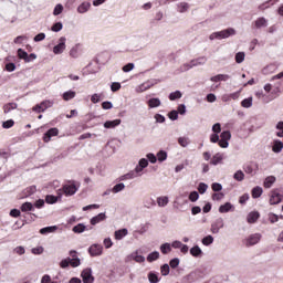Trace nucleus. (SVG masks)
I'll list each match as a JSON object with an SVG mask.
<instances>
[{"mask_svg":"<svg viewBox=\"0 0 283 283\" xmlns=\"http://www.w3.org/2000/svg\"><path fill=\"white\" fill-rule=\"evenodd\" d=\"M235 35V29L229 28L219 32H214L210 34V41H213V39H229V36Z\"/></svg>","mask_w":283,"mask_h":283,"instance_id":"f257e3e1","label":"nucleus"},{"mask_svg":"<svg viewBox=\"0 0 283 283\" xmlns=\"http://www.w3.org/2000/svg\"><path fill=\"white\" fill-rule=\"evenodd\" d=\"M78 187H81V185H76L75 181H72L71 184L64 185L60 191H62L64 196H74V193L78 191Z\"/></svg>","mask_w":283,"mask_h":283,"instance_id":"f03ea898","label":"nucleus"},{"mask_svg":"<svg viewBox=\"0 0 283 283\" xmlns=\"http://www.w3.org/2000/svg\"><path fill=\"white\" fill-rule=\"evenodd\" d=\"M269 198H270V199H269V203H270L271 206H273V205H280V202H282V200H283V195L280 193V189L274 188V189H272V190L270 191Z\"/></svg>","mask_w":283,"mask_h":283,"instance_id":"7ed1b4c3","label":"nucleus"},{"mask_svg":"<svg viewBox=\"0 0 283 283\" xmlns=\"http://www.w3.org/2000/svg\"><path fill=\"white\" fill-rule=\"evenodd\" d=\"M262 240V234L261 233H254L250 234L244 241L243 244L245 247H255Z\"/></svg>","mask_w":283,"mask_h":283,"instance_id":"20e7f679","label":"nucleus"},{"mask_svg":"<svg viewBox=\"0 0 283 283\" xmlns=\"http://www.w3.org/2000/svg\"><path fill=\"white\" fill-rule=\"evenodd\" d=\"M219 147L227 149L229 147V140H231V132L223 130L220 135Z\"/></svg>","mask_w":283,"mask_h":283,"instance_id":"39448f33","label":"nucleus"},{"mask_svg":"<svg viewBox=\"0 0 283 283\" xmlns=\"http://www.w3.org/2000/svg\"><path fill=\"white\" fill-rule=\"evenodd\" d=\"M259 169L260 165H258V163L255 161H250L243 167V171H245V174H249L250 176H255Z\"/></svg>","mask_w":283,"mask_h":283,"instance_id":"423d86ee","label":"nucleus"},{"mask_svg":"<svg viewBox=\"0 0 283 283\" xmlns=\"http://www.w3.org/2000/svg\"><path fill=\"white\" fill-rule=\"evenodd\" d=\"M81 277L83 283H94V275H92V269L86 268L82 271Z\"/></svg>","mask_w":283,"mask_h":283,"instance_id":"0eeeda50","label":"nucleus"},{"mask_svg":"<svg viewBox=\"0 0 283 283\" xmlns=\"http://www.w3.org/2000/svg\"><path fill=\"white\" fill-rule=\"evenodd\" d=\"M53 136H59V128H50L44 135H43V143H50L52 140Z\"/></svg>","mask_w":283,"mask_h":283,"instance_id":"6e6552de","label":"nucleus"},{"mask_svg":"<svg viewBox=\"0 0 283 283\" xmlns=\"http://www.w3.org/2000/svg\"><path fill=\"white\" fill-rule=\"evenodd\" d=\"M49 107H52V103L50 101H44L41 104L35 105L33 112L41 114V112H45Z\"/></svg>","mask_w":283,"mask_h":283,"instance_id":"1a4fd4ad","label":"nucleus"},{"mask_svg":"<svg viewBox=\"0 0 283 283\" xmlns=\"http://www.w3.org/2000/svg\"><path fill=\"white\" fill-rule=\"evenodd\" d=\"M88 253L93 258L96 256V255H101L103 253V245H101V244L91 245L90 249H88Z\"/></svg>","mask_w":283,"mask_h":283,"instance_id":"9d476101","label":"nucleus"},{"mask_svg":"<svg viewBox=\"0 0 283 283\" xmlns=\"http://www.w3.org/2000/svg\"><path fill=\"white\" fill-rule=\"evenodd\" d=\"M65 41L66 39L64 36L60 38V43L53 48L55 54H63L65 51Z\"/></svg>","mask_w":283,"mask_h":283,"instance_id":"9b49d317","label":"nucleus"},{"mask_svg":"<svg viewBox=\"0 0 283 283\" xmlns=\"http://www.w3.org/2000/svg\"><path fill=\"white\" fill-rule=\"evenodd\" d=\"M222 160H224V154L222 153H217L212 156L210 159V165H222Z\"/></svg>","mask_w":283,"mask_h":283,"instance_id":"f8f14e48","label":"nucleus"},{"mask_svg":"<svg viewBox=\"0 0 283 283\" xmlns=\"http://www.w3.org/2000/svg\"><path fill=\"white\" fill-rule=\"evenodd\" d=\"M258 220H260V212H258V211H252L247 217V222L249 224H255V222H258Z\"/></svg>","mask_w":283,"mask_h":283,"instance_id":"ddd939ff","label":"nucleus"},{"mask_svg":"<svg viewBox=\"0 0 283 283\" xmlns=\"http://www.w3.org/2000/svg\"><path fill=\"white\" fill-rule=\"evenodd\" d=\"M36 193V186H29L22 191V198H30Z\"/></svg>","mask_w":283,"mask_h":283,"instance_id":"4468645a","label":"nucleus"},{"mask_svg":"<svg viewBox=\"0 0 283 283\" xmlns=\"http://www.w3.org/2000/svg\"><path fill=\"white\" fill-rule=\"evenodd\" d=\"M275 176H269L264 179L263 181V187L264 189H271V187H273V185H275Z\"/></svg>","mask_w":283,"mask_h":283,"instance_id":"2eb2a0df","label":"nucleus"},{"mask_svg":"<svg viewBox=\"0 0 283 283\" xmlns=\"http://www.w3.org/2000/svg\"><path fill=\"white\" fill-rule=\"evenodd\" d=\"M122 120L120 119H114V120H106L104 123L105 129H114V127H118L120 125Z\"/></svg>","mask_w":283,"mask_h":283,"instance_id":"dca6fc26","label":"nucleus"},{"mask_svg":"<svg viewBox=\"0 0 283 283\" xmlns=\"http://www.w3.org/2000/svg\"><path fill=\"white\" fill-rule=\"evenodd\" d=\"M231 210H233V205H231V202H226L219 207V213H229Z\"/></svg>","mask_w":283,"mask_h":283,"instance_id":"f3484780","label":"nucleus"},{"mask_svg":"<svg viewBox=\"0 0 283 283\" xmlns=\"http://www.w3.org/2000/svg\"><path fill=\"white\" fill-rule=\"evenodd\" d=\"M105 218H106L105 213H99L91 219V224L94 227L98 224V222H103Z\"/></svg>","mask_w":283,"mask_h":283,"instance_id":"a211bd4d","label":"nucleus"},{"mask_svg":"<svg viewBox=\"0 0 283 283\" xmlns=\"http://www.w3.org/2000/svg\"><path fill=\"white\" fill-rule=\"evenodd\" d=\"M149 165V161L145 158L139 160V165L136 167L135 171L136 174H140Z\"/></svg>","mask_w":283,"mask_h":283,"instance_id":"6ab92c4d","label":"nucleus"},{"mask_svg":"<svg viewBox=\"0 0 283 283\" xmlns=\"http://www.w3.org/2000/svg\"><path fill=\"white\" fill-rule=\"evenodd\" d=\"M90 8H92V3L83 2L82 4L78 6L77 12H80V14H85V12L90 10Z\"/></svg>","mask_w":283,"mask_h":283,"instance_id":"aec40b11","label":"nucleus"},{"mask_svg":"<svg viewBox=\"0 0 283 283\" xmlns=\"http://www.w3.org/2000/svg\"><path fill=\"white\" fill-rule=\"evenodd\" d=\"M282 149H283V143L280 140H274V144L272 146V151H274V154H280Z\"/></svg>","mask_w":283,"mask_h":283,"instance_id":"412c9836","label":"nucleus"},{"mask_svg":"<svg viewBox=\"0 0 283 283\" xmlns=\"http://www.w3.org/2000/svg\"><path fill=\"white\" fill-rule=\"evenodd\" d=\"M128 231L127 229H120L115 231V240H123L125 238V235H127Z\"/></svg>","mask_w":283,"mask_h":283,"instance_id":"4be33fe9","label":"nucleus"},{"mask_svg":"<svg viewBox=\"0 0 283 283\" xmlns=\"http://www.w3.org/2000/svg\"><path fill=\"white\" fill-rule=\"evenodd\" d=\"M17 107H18L17 103H8V104H4V105H3V113H4V114H10V112H11L12 109H17Z\"/></svg>","mask_w":283,"mask_h":283,"instance_id":"5701e85b","label":"nucleus"},{"mask_svg":"<svg viewBox=\"0 0 283 283\" xmlns=\"http://www.w3.org/2000/svg\"><path fill=\"white\" fill-rule=\"evenodd\" d=\"M190 255H192L193 258H200V255H202V250L200 249V247L195 245L190 249Z\"/></svg>","mask_w":283,"mask_h":283,"instance_id":"b1692460","label":"nucleus"},{"mask_svg":"<svg viewBox=\"0 0 283 283\" xmlns=\"http://www.w3.org/2000/svg\"><path fill=\"white\" fill-rule=\"evenodd\" d=\"M21 211L23 213L28 212V211H34V206L32 205V202H24L21 206Z\"/></svg>","mask_w":283,"mask_h":283,"instance_id":"393cba45","label":"nucleus"},{"mask_svg":"<svg viewBox=\"0 0 283 283\" xmlns=\"http://www.w3.org/2000/svg\"><path fill=\"white\" fill-rule=\"evenodd\" d=\"M148 282L158 283V282H160V277H158V274L156 272H149L148 273Z\"/></svg>","mask_w":283,"mask_h":283,"instance_id":"a878e982","label":"nucleus"},{"mask_svg":"<svg viewBox=\"0 0 283 283\" xmlns=\"http://www.w3.org/2000/svg\"><path fill=\"white\" fill-rule=\"evenodd\" d=\"M264 190H262V187L256 186L252 189V198H260Z\"/></svg>","mask_w":283,"mask_h":283,"instance_id":"bb28decb","label":"nucleus"},{"mask_svg":"<svg viewBox=\"0 0 283 283\" xmlns=\"http://www.w3.org/2000/svg\"><path fill=\"white\" fill-rule=\"evenodd\" d=\"M254 25L256 29L266 28V19L265 18L256 19V21H254Z\"/></svg>","mask_w":283,"mask_h":283,"instance_id":"cd10ccee","label":"nucleus"},{"mask_svg":"<svg viewBox=\"0 0 283 283\" xmlns=\"http://www.w3.org/2000/svg\"><path fill=\"white\" fill-rule=\"evenodd\" d=\"M148 107H160V98L153 97L148 101Z\"/></svg>","mask_w":283,"mask_h":283,"instance_id":"c85d7f7f","label":"nucleus"},{"mask_svg":"<svg viewBox=\"0 0 283 283\" xmlns=\"http://www.w3.org/2000/svg\"><path fill=\"white\" fill-rule=\"evenodd\" d=\"M157 205H158V207H167V205H169V198L168 197H158Z\"/></svg>","mask_w":283,"mask_h":283,"instance_id":"c756f323","label":"nucleus"},{"mask_svg":"<svg viewBox=\"0 0 283 283\" xmlns=\"http://www.w3.org/2000/svg\"><path fill=\"white\" fill-rule=\"evenodd\" d=\"M45 202L48 205H55V202H59V197L54 196V195H48L45 197Z\"/></svg>","mask_w":283,"mask_h":283,"instance_id":"7c9ffc66","label":"nucleus"},{"mask_svg":"<svg viewBox=\"0 0 283 283\" xmlns=\"http://www.w3.org/2000/svg\"><path fill=\"white\" fill-rule=\"evenodd\" d=\"M76 92L69 91L63 94V101H72V98H75Z\"/></svg>","mask_w":283,"mask_h":283,"instance_id":"2f4dec72","label":"nucleus"},{"mask_svg":"<svg viewBox=\"0 0 283 283\" xmlns=\"http://www.w3.org/2000/svg\"><path fill=\"white\" fill-rule=\"evenodd\" d=\"M160 258V253L158 251H155L147 256V262H156Z\"/></svg>","mask_w":283,"mask_h":283,"instance_id":"473e14b6","label":"nucleus"},{"mask_svg":"<svg viewBox=\"0 0 283 283\" xmlns=\"http://www.w3.org/2000/svg\"><path fill=\"white\" fill-rule=\"evenodd\" d=\"M160 251L164 255H167V253H171V244L169 243L161 244Z\"/></svg>","mask_w":283,"mask_h":283,"instance_id":"72a5a7b5","label":"nucleus"},{"mask_svg":"<svg viewBox=\"0 0 283 283\" xmlns=\"http://www.w3.org/2000/svg\"><path fill=\"white\" fill-rule=\"evenodd\" d=\"M18 57L22 61H24V63H27L28 61V52H25L23 49H18Z\"/></svg>","mask_w":283,"mask_h":283,"instance_id":"f704fd0d","label":"nucleus"},{"mask_svg":"<svg viewBox=\"0 0 283 283\" xmlns=\"http://www.w3.org/2000/svg\"><path fill=\"white\" fill-rule=\"evenodd\" d=\"M178 98H182V93L180 91H176L169 94V101H178Z\"/></svg>","mask_w":283,"mask_h":283,"instance_id":"c9c22d12","label":"nucleus"},{"mask_svg":"<svg viewBox=\"0 0 283 283\" xmlns=\"http://www.w3.org/2000/svg\"><path fill=\"white\" fill-rule=\"evenodd\" d=\"M54 231H56V226L42 228V229L40 230V233H41L42 235H45V233H54Z\"/></svg>","mask_w":283,"mask_h":283,"instance_id":"e433bc0d","label":"nucleus"},{"mask_svg":"<svg viewBox=\"0 0 283 283\" xmlns=\"http://www.w3.org/2000/svg\"><path fill=\"white\" fill-rule=\"evenodd\" d=\"M198 65V60H192L189 64L182 65V71L187 72L188 70H191V67H196Z\"/></svg>","mask_w":283,"mask_h":283,"instance_id":"4c0bfd02","label":"nucleus"},{"mask_svg":"<svg viewBox=\"0 0 283 283\" xmlns=\"http://www.w3.org/2000/svg\"><path fill=\"white\" fill-rule=\"evenodd\" d=\"M132 258L135 262H138L139 264H142V262H145V256L138 254V252L133 253Z\"/></svg>","mask_w":283,"mask_h":283,"instance_id":"58836bf2","label":"nucleus"},{"mask_svg":"<svg viewBox=\"0 0 283 283\" xmlns=\"http://www.w3.org/2000/svg\"><path fill=\"white\" fill-rule=\"evenodd\" d=\"M189 10V3L181 2L178 4V12H187Z\"/></svg>","mask_w":283,"mask_h":283,"instance_id":"ea45409f","label":"nucleus"},{"mask_svg":"<svg viewBox=\"0 0 283 283\" xmlns=\"http://www.w3.org/2000/svg\"><path fill=\"white\" fill-rule=\"evenodd\" d=\"M86 227L83 223H78L73 228L74 233H83L85 231Z\"/></svg>","mask_w":283,"mask_h":283,"instance_id":"a19ab883","label":"nucleus"},{"mask_svg":"<svg viewBox=\"0 0 283 283\" xmlns=\"http://www.w3.org/2000/svg\"><path fill=\"white\" fill-rule=\"evenodd\" d=\"M233 178L234 180H238V182H242V180H244V172H242V170H238Z\"/></svg>","mask_w":283,"mask_h":283,"instance_id":"79ce46f5","label":"nucleus"},{"mask_svg":"<svg viewBox=\"0 0 283 283\" xmlns=\"http://www.w3.org/2000/svg\"><path fill=\"white\" fill-rule=\"evenodd\" d=\"M241 105L245 108L251 107L253 105V97L245 98L241 102Z\"/></svg>","mask_w":283,"mask_h":283,"instance_id":"37998d69","label":"nucleus"},{"mask_svg":"<svg viewBox=\"0 0 283 283\" xmlns=\"http://www.w3.org/2000/svg\"><path fill=\"white\" fill-rule=\"evenodd\" d=\"M69 264L73 268L76 269V266H81V259H70Z\"/></svg>","mask_w":283,"mask_h":283,"instance_id":"c03bdc74","label":"nucleus"},{"mask_svg":"<svg viewBox=\"0 0 283 283\" xmlns=\"http://www.w3.org/2000/svg\"><path fill=\"white\" fill-rule=\"evenodd\" d=\"M157 159L159 160V163H164V160H167V151L160 150L157 154Z\"/></svg>","mask_w":283,"mask_h":283,"instance_id":"a18cd8bd","label":"nucleus"},{"mask_svg":"<svg viewBox=\"0 0 283 283\" xmlns=\"http://www.w3.org/2000/svg\"><path fill=\"white\" fill-rule=\"evenodd\" d=\"M150 87L151 85H149V83H144L137 87V92L139 93L147 92V90H149Z\"/></svg>","mask_w":283,"mask_h":283,"instance_id":"49530a36","label":"nucleus"},{"mask_svg":"<svg viewBox=\"0 0 283 283\" xmlns=\"http://www.w3.org/2000/svg\"><path fill=\"white\" fill-rule=\"evenodd\" d=\"M207 189H209V186L205 182H200L198 186L199 193H207Z\"/></svg>","mask_w":283,"mask_h":283,"instance_id":"de8ad7c7","label":"nucleus"},{"mask_svg":"<svg viewBox=\"0 0 283 283\" xmlns=\"http://www.w3.org/2000/svg\"><path fill=\"white\" fill-rule=\"evenodd\" d=\"M52 32H61L63 30V23H54L51 28Z\"/></svg>","mask_w":283,"mask_h":283,"instance_id":"09e8293b","label":"nucleus"},{"mask_svg":"<svg viewBox=\"0 0 283 283\" xmlns=\"http://www.w3.org/2000/svg\"><path fill=\"white\" fill-rule=\"evenodd\" d=\"M202 244L205 247H209V244H213V238L211 235H207L202 239Z\"/></svg>","mask_w":283,"mask_h":283,"instance_id":"8fccbe9b","label":"nucleus"},{"mask_svg":"<svg viewBox=\"0 0 283 283\" xmlns=\"http://www.w3.org/2000/svg\"><path fill=\"white\" fill-rule=\"evenodd\" d=\"M244 52H239L235 54V63H243L244 62Z\"/></svg>","mask_w":283,"mask_h":283,"instance_id":"3c124183","label":"nucleus"},{"mask_svg":"<svg viewBox=\"0 0 283 283\" xmlns=\"http://www.w3.org/2000/svg\"><path fill=\"white\" fill-rule=\"evenodd\" d=\"M62 12H63V4H56L53 10L54 17H59V14H61Z\"/></svg>","mask_w":283,"mask_h":283,"instance_id":"603ef678","label":"nucleus"},{"mask_svg":"<svg viewBox=\"0 0 283 283\" xmlns=\"http://www.w3.org/2000/svg\"><path fill=\"white\" fill-rule=\"evenodd\" d=\"M200 198V195H198V191H192L189 195V201L190 202H196Z\"/></svg>","mask_w":283,"mask_h":283,"instance_id":"864d4df0","label":"nucleus"},{"mask_svg":"<svg viewBox=\"0 0 283 283\" xmlns=\"http://www.w3.org/2000/svg\"><path fill=\"white\" fill-rule=\"evenodd\" d=\"M125 189V184H117L113 187V193H118Z\"/></svg>","mask_w":283,"mask_h":283,"instance_id":"5fc2aeb1","label":"nucleus"},{"mask_svg":"<svg viewBox=\"0 0 283 283\" xmlns=\"http://www.w3.org/2000/svg\"><path fill=\"white\" fill-rule=\"evenodd\" d=\"M211 189H212V191H214V192H220V191H222V185L219 184V182H213V184L211 185Z\"/></svg>","mask_w":283,"mask_h":283,"instance_id":"6e6d98bb","label":"nucleus"},{"mask_svg":"<svg viewBox=\"0 0 283 283\" xmlns=\"http://www.w3.org/2000/svg\"><path fill=\"white\" fill-rule=\"evenodd\" d=\"M3 129H10L11 127H14V120L9 119L2 124Z\"/></svg>","mask_w":283,"mask_h":283,"instance_id":"4d7b16f0","label":"nucleus"},{"mask_svg":"<svg viewBox=\"0 0 283 283\" xmlns=\"http://www.w3.org/2000/svg\"><path fill=\"white\" fill-rule=\"evenodd\" d=\"M212 132L213 134H220L222 132V126L220 125V123H217L212 126Z\"/></svg>","mask_w":283,"mask_h":283,"instance_id":"13d9d810","label":"nucleus"},{"mask_svg":"<svg viewBox=\"0 0 283 283\" xmlns=\"http://www.w3.org/2000/svg\"><path fill=\"white\" fill-rule=\"evenodd\" d=\"M178 143L181 147H187V145H189V139H187V137H179Z\"/></svg>","mask_w":283,"mask_h":283,"instance_id":"bf43d9fd","label":"nucleus"},{"mask_svg":"<svg viewBox=\"0 0 283 283\" xmlns=\"http://www.w3.org/2000/svg\"><path fill=\"white\" fill-rule=\"evenodd\" d=\"M160 273H161V275H169V264H164L160 268Z\"/></svg>","mask_w":283,"mask_h":283,"instance_id":"052dcab7","label":"nucleus"},{"mask_svg":"<svg viewBox=\"0 0 283 283\" xmlns=\"http://www.w3.org/2000/svg\"><path fill=\"white\" fill-rule=\"evenodd\" d=\"M169 264H170L171 269H178V264H180V260L177 258L172 259V260H170Z\"/></svg>","mask_w":283,"mask_h":283,"instance_id":"680f3d73","label":"nucleus"},{"mask_svg":"<svg viewBox=\"0 0 283 283\" xmlns=\"http://www.w3.org/2000/svg\"><path fill=\"white\" fill-rule=\"evenodd\" d=\"M168 118H170V120H178V111H171L168 114Z\"/></svg>","mask_w":283,"mask_h":283,"instance_id":"e2e57ef3","label":"nucleus"},{"mask_svg":"<svg viewBox=\"0 0 283 283\" xmlns=\"http://www.w3.org/2000/svg\"><path fill=\"white\" fill-rule=\"evenodd\" d=\"M222 198H224V193L222 192H214L212 195V200H222Z\"/></svg>","mask_w":283,"mask_h":283,"instance_id":"0e129e2a","label":"nucleus"},{"mask_svg":"<svg viewBox=\"0 0 283 283\" xmlns=\"http://www.w3.org/2000/svg\"><path fill=\"white\" fill-rule=\"evenodd\" d=\"M122 70L123 72H132V70H134V63H128L124 65Z\"/></svg>","mask_w":283,"mask_h":283,"instance_id":"69168bd1","label":"nucleus"},{"mask_svg":"<svg viewBox=\"0 0 283 283\" xmlns=\"http://www.w3.org/2000/svg\"><path fill=\"white\" fill-rule=\"evenodd\" d=\"M41 283H54L49 274L42 276Z\"/></svg>","mask_w":283,"mask_h":283,"instance_id":"338daca9","label":"nucleus"},{"mask_svg":"<svg viewBox=\"0 0 283 283\" xmlns=\"http://www.w3.org/2000/svg\"><path fill=\"white\" fill-rule=\"evenodd\" d=\"M111 90H112V92H118V90H120V83L114 82V83L111 85Z\"/></svg>","mask_w":283,"mask_h":283,"instance_id":"774afa93","label":"nucleus"}]
</instances>
